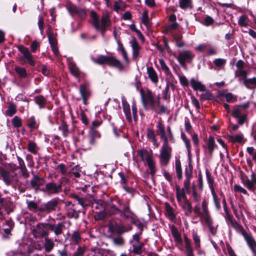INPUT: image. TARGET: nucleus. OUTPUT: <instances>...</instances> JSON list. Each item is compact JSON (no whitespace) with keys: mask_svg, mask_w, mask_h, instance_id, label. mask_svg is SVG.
<instances>
[{"mask_svg":"<svg viewBox=\"0 0 256 256\" xmlns=\"http://www.w3.org/2000/svg\"><path fill=\"white\" fill-rule=\"evenodd\" d=\"M157 127L160 132V138L163 142L160 154V161L162 164L166 166L170 159L172 152V148L168 144V138H169L170 142H174V138L170 127L168 126L166 130L162 120L158 122Z\"/></svg>","mask_w":256,"mask_h":256,"instance_id":"obj_1","label":"nucleus"},{"mask_svg":"<svg viewBox=\"0 0 256 256\" xmlns=\"http://www.w3.org/2000/svg\"><path fill=\"white\" fill-rule=\"evenodd\" d=\"M140 96L143 106L146 110L150 108L158 114L168 112L167 107L160 104L159 96H158L156 100H154V94L150 90L148 89L144 92L142 89L140 90Z\"/></svg>","mask_w":256,"mask_h":256,"instance_id":"obj_2","label":"nucleus"},{"mask_svg":"<svg viewBox=\"0 0 256 256\" xmlns=\"http://www.w3.org/2000/svg\"><path fill=\"white\" fill-rule=\"evenodd\" d=\"M90 59L94 63L100 65L107 64L116 68L120 70L124 68L122 62L114 56L100 55L96 58L91 56Z\"/></svg>","mask_w":256,"mask_h":256,"instance_id":"obj_3","label":"nucleus"},{"mask_svg":"<svg viewBox=\"0 0 256 256\" xmlns=\"http://www.w3.org/2000/svg\"><path fill=\"white\" fill-rule=\"evenodd\" d=\"M138 156L140 160L147 164L150 170V174L154 177L156 172V163L154 160L152 152L146 149H141L138 151Z\"/></svg>","mask_w":256,"mask_h":256,"instance_id":"obj_4","label":"nucleus"},{"mask_svg":"<svg viewBox=\"0 0 256 256\" xmlns=\"http://www.w3.org/2000/svg\"><path fill=\"white\" fill-rule=\"evenodd\" d=\"M18 50L21 53V55L20 56V60L22 61L24 63H28L32 66L36 65L35 57L32 55L28 48L21 45L18 47Z\"/></svg>","mask_w":256,"mask_h":256,"instance_id":"obj_5","label":"nucleus"},{"mask_svg":"<svg viewBox=\"0 0 256 256\" xmlns=\"http://www.w3.org/2000/svg\"><path fill=\"white\" fill-rule=\"evenodd\" d=\"M206 174L208 180V182L209 186V188L210 190V192L213 198V200L214 204L218 210H220L221 209V206L220 204V199L218 198L214 188V180L211 175L210 172L208 170H206Z\"/></svg>","mask_w":256,"mask_h":256,"instance_id":"obj_6","label":"nucleus"},{"mask_svg":"<svg viewBox=\"0 0 256 256\" xmlns=\"http://www.w3.org/2000/svg\"><path fill=\"white\" fill-rule=\"evenodd\" d=\"M224 211L226 214L225 218L227 222H230L232 226L237 232L244 235L247 232L244 229L242 226L238 223L236 220L232 218V216L230 214L227 206H224Z\"/></svg>","mask_w":256,"mask_h":256,"instance_id":"obj_7","label":"nucleus"},{"mask_svg":"<svg viewBox=\"0 0 256 256\" xmlns=\"http://www.w3.org/2000/svg\"><path fill=\"white\" fill-rule=\"evenodd\" d=\"M46 226L48 230L54 232V242H60L59 236L63 234L65 227L64 222H62L56 224L48 223Z\"/></svg>","mask_w":256,"mask_h":256,"instance_id":"obj_8","label":"nucleus"},{"mask_svg":"<svg viewBox=\"0 0 256 256\" xmlns=\"http://www.w3.org/2000/svg\"><path fill=\"white\" fill-rule=\"evenodd\" d=\"M0 178L6 186H8L12 184L16 178V174H12L8 170L0 168Z\"/></svg>","mask_w":256,"mask_h":256,"instance_id":"obj_9","label":"nucleus"},{"mask_svg":"<svg viewBox=\"0 0 256 256\" xmlns=\"http://www.w3.org/2000/svg\"><path fill=\"white\" fill-rule=\"evenodd\" d=\"M66 8L71 15H78L81 18L84 19L86 16V9L82 8H78L70 2L66 4Z\"/></svg>","mask_w":256,"mask_h":256,"instance_id":"obj_10","label":"nucleus"},{"mask_svg":"<svg viewBox=\"0 0 256 256\" xmlns=\"http://www.w3.org/2000/svg\"><path fill=\"white\" fill-rule=\"evenodd\" d=\"M58 203V198H53L47 202L42 204L38 208V210L40 212H44L48 214L56 210Z\"/></svg>","mask_w":256,"mask_h":256,"instance_id":"obj_11","label":"nucleus"},{"mask_svg":"<svg viewBox=\"0 0 256 256\" xmlns=\"http://www.w3.org/2000/svg\"><path fill=\"white\" fill-rule=\"evenodd\" d=\"M194 56V54L191 51L184 50L179 53L176 59L181 66H184L186 62H190Z\"/></svg>","mask_w":256,"mask_h":256,"instance_id":"obj_12","label":"nucleus"},{"mask_svg":"<svg viewBox=\"0 0 256 256\" xmlns=\"http://www.w3.org/2000/svg\"><path fill=\"white\" fill-rule=\"evenodd\" d=\"M47 224L45 223H38L33 229L34 236L35 238L40 237H44V238L48 237L49 235V232L46 230V228L47 226Z\"/></svg>","mask_w":256,"mask_h":256,"instance_id":"obj_13","label":"nucleus"},{"mask_svg":"<svg viewBox=\"0 0 256 256\" xmlns=\"http://www.w3.org/2000/svg\"><path fill=\"white\" fill-rule=\"evenodd\" d=\"M120 204L122 206V208L120 209V216L123 219L130 220L132 222L133 221L135 214L130 210L129 205L124 204Z\"/></svg>","mask_w":256,"mask_h":256,"instance_id":"obj_14","label":"nucleus"},{"mask_svg":"<svg viewBox=\"0 0 256 256\" xmlns=\"http://www.w3.org/2000/svg\"><path fill=\"white\" fill-rule=\"evenodd\" d=\"M42 190L50 194H57L62 191V184H56L53 182L47 183Z\"/></svg>","mask_w":256,"mask_h":256,"instance_id":"obj_15","label":"nucleus"},{"mask_svg":"<svg viewBox=\"0 0 256 256\" xmlns=\"http://www.w3.org/2000/svg\"><path fill=\"white\" fill-rule=\"evenodd\" d=\"M242 182L250 191L255 193L256 190V177L254 174L252 175L251 178L247 177H242Z\"/></svg>","mask_w":256,"mask_h":256,"instance_id":"obj_16","label":"nucleus"},{"mask_svg":"<svg viewBox=\"0 0 256 256\" xmlns=\"http://www.w3.org/2000/svg\"><path fill=\"white\" fill-rule=\"evenodd\" d=\"M216 147L217 145L212 136H210L206 142V144L202 146L205 154H208L210 158L212 157L214 150Z\"/></svg>","mask_w":256,"mask_h":256,"instance_id":"obj_17","label":"nucleus"},{"mask_svg":"<svg viewBox=\"0 0 256 256\" xmlns=\"http://www.w3.org/2000/svg\"><path fill=\"white\" fill-rule=\"evenodd\" d=\"M45 183L44 178L40 177L38 175L33 174L32 178L30 180V187L36 192L40 190V187Z\"/></svg>","mask_w":256,"mask_h":256,"instance_id":"obj_18","label":"nucleus"},{"mask_svg":"<svg viewBox=\"0 0 256 256\" xmlns=\"http://www.w3.org/2000/svg\"><path fill=\"white\" fill-rule=\"evenodd\" d=\"M80 92L83 100V103L87 104V100L90 98L91 92L88 87V84H82L80 86Z\"/></svg>","mask_w":256,"mask_h":256,"instance_id":"obj_19","label":"nucleus"},{"mask_svg":"<svg viewBox=\"0 0 256 256\" xmlns=\"http://www.w3.org/2000/svg\"><path fill=\"white\" fill-rule=\"evenodd\" d=\"M111 24V22L110 19V16L108 13H104L100 18V29L102 35L104 34V32L106 28L109 27Z\"/></svg>","mask_w":256,"mask_h":256,"instance_id":"obj_20","label":"nucleus"},{"mask_svg":"<svg viewBox=\"0 0 256 256\" xmlns=\"http://www.w3.org/2000/svg\"><path fill=\"white\" fill-rule=\"evenodd\" d=\"M249 248L252 252L254 256H256V241L252 237L250 232H247L242 236Z\"/></svg>","mask_w":256,"mask_h":256,"instance_id":"obj_21","label":"nucleus"},{"mask_svg":"<svg viewBox=\"0 0 256 256\" xmlns=\"http://www.w3.org/2000/svg\"><path fill=\"white\" fill-rule=\"evenodd\" d=\"M186 178L184 182V188L186 189L187 194H190V180L192 177V172L191 170H188L186 169L185 170Z\"/></svg>","mask_w":256,"mask_h":256,"instance_id":"obj_22","label":"nucleus"},{"mask_svg":"<svg viewBox=\"0 0 256 256\" xmlns=\"http://www.w3.org/2000/svg\"><path fill=\"white\" fill-rule=\"evenodd\" d=\"M184 242L186 256H194V249L191 244L190 240L186 235H184Z\"/></svg>","mask_w":256,"mask_h":256,"instance_id":"obj_23","label":"nucleus"},{"mask_svg":"<svg viewBox=\"0 0 256 256\" xmlns=\"http://www.w3.org/2000/svg\"><path fill=\"white\" fill-rule=\"evenodd\" d=\"M176 199L179 204L182 203V199H184V200H188L186 196L187 193L184 188L183 187L181 188L179 186L176 185Z\"/></svg>","mask_w":256,"mask_h":256,"instance_id":"obj_24","label":"nucleus"},{"mask_svg":"<svg viewBox=\"0 0 256 256\" xmlns=\"http://www.w3.org/2000/svg\"><path fill=\"white\" fill-rule=\"evenodd\" d=\"M130 44L132 49V58L136 60L139 55L140 47L135 38H132L130 42Z\"/></svg>","mask_w":256,"mask_h":256,"instance_id":"obj_25","label":"nucleus"},{"mask_svg":"<svg viewBox=\"0 0 256 256\" xmlns=\"http://www.w3.org/2000/svg\"><path fill=\"white\" fill-rule=\"evenodd\" d=\"M182 210H184V214L188 216H190L192 211V208L191 203L190 202V201L188 200H184L183 203L179 204Z\"/></svg>","mask_w":256,"mask_h":256,"instance_id":"obj_26","label":"nucleus"},{"mask_svg":"<svg viewBox=\"0 0 256 256\" xmlns=\"http://www.w3.org/2000/svg\"><path fill=\"white\" fill-rule=\"evenodd\" d=\"M191 86L194 90H200L204 92L206 90V86L200 82L198 81L194 78H192L190 80Z\"/></svg>","mask_w":256,"mask_h":256,"instance_id":"obj_27","label":"nucleus"},{"mask_svg":"<svg viewBox=\"0 0 256 256\" xmlns=\"http://www.w3.org/2000/svg\"><path fill=\"white\" fill-rule=\"evenodd\" d=\"M68 68L71 74L76 78H79L80 76L81 72L76 64L73 62L68 64Z\"/></svg>","mask_w":256,"mask_h":256,"instance_id":"obj_28","label":"nucleus"},{"mask_svg":"<svg viewBox=\"0 0 256 256\" xmlns=\"http://www.w3.org/2000/svg\"><path fill=\"white\" fill-rule=\"evenodd\" d=\"M105 210L110 216L120 214V208H118L116 206L112 203L107 204L105 208Z\"/></svg>","mask_w":256,"mask_h":256,"instance_id":"obj_29","label":"nucleus"},{"mask_svg":"<svg viewBox=\"0 0 256 256\" xmlns=\"http://www.w3.org/2000/svg\"><path fill=\"white\" fill-rule=\"evenodd\" d=\"M100 134L99 132L92 128L89 133L88 140L90 145L93 146L96 142V140L100 138Z\"/></svg>","mask_w":256,"mask_h":256,"instance_id":"obj_30","label":"nucleus"},{"mask_svg":"<svg viewBox=\"0 0 256 256\" xmlns=\"http://www.w3.org/2000/svg\"><path fill=\"white\" fill-rule=\"evenodd\" d=\"M122 104L124 112L126 115V118L128 122L132 121V116L130 113V106L126 100H122Z\"/></svg>","mask_w":256,"mask_h":256,"instance_id":"obj_31","label":"nucleus"},{"mask_svg":"<svg viewBox=\"0 0 256 256\" xmlns=\"http://www.w3.org/2000/svg\"><path fill=\"white\" fill-rule=\"evenodd\" d=\"M147 73L148 76L152 82L156 84L158 82V76L155 70L152 67H148L147 68Z\"/></svg>","mask_w":256,"mask_h":256,"instance_id":"obj_32","label":"nucleus"},{"mask_svg":"<svg viewBox=\"0 0 256 256\" xmlns=\"http://www.w3.org/2000/svg\"><path fill=\"white\" fill-rule=\"evenodd\" d=\"M90 16L92 20V24L93 26L96 30H99L100 22L97 14L94 10H92L90 12Z\"/></svg>","mask_w":256,"mask_h":256,"instance_id":"obj_33","label":"nucleus"},{"mask_svg":"<svg viewBox=\"0 0 256 256\" xmlns=\"http://www.w3.org/2000/svg\"><path fill=\"white\" fill-rule=\"evenodd\" d=\"M54 246V241L48 236L44 238V248L46 252H49L52 251Z\"/></svg>","mask_w":256,"mask_h":256,"instance_id":"obj_34","label":"nucleus"},{"mask_svg":"<svg viewBox=\"0 0 256 256\" xmlns=\"http://www.w3.org/2000/svg\"><path fill=\"white\" fill-rule=\"evenodd\" d=\"M4 226L5 227L4 228V233L6 234H10L11 231L14 227V222L12 219L10 218L6 221Z\"/></svg>","mask_w":256,"mask_h":256,"instance_id":"obj_35","label":"nucleus"},{"mask_svg":"<svg viewBox=\"0 0 256 256\" xmlns=\"http://www.w3.org/2000/svg\"><path fill=\"white\" fill-rule=\"evenodd\" d=\"M27 149L29 152L33 154H36L39 150L37 144L32 140H29L28 142Z\"/></svg>","mask_w":256,"mask_h":256,"instance_id":"obj_36","label":"nucleus"},{"mask_svg":"<svg viewBox=\"0 0 256 256\" xmlns=\"http://www.w3.org/2000/svg\"><path fill=\"white\" fill-rule=\"evenodd\" d=\"M171 232L174 241L178 244H181L182 242L181 235L178 228L175 226H172L171 227Z\"/></svg>","mask_w":256,"mask_h":256,"instance_id":"obj_37","label":"nucleus"},{"mask_svg":"<svg viewBox=\"0 0 256 256\" xmlns=\"http://www.w3.org/2000/svg\"><path fill=\"white\" fill-rule=\"evenodd\" d=\"M190 194L192 195L194 202H198L200 201L201 198L200 194L198 192L196 186L194 183L192 184V191L190 190Z\"/></svg>","mask_w":256,"mask_h":256,"instance_id":"obj_38","label":"nucleus"},{"mask_svg":"<svg viewBox=\"0 0 256 256\" xmlns=\"http://www.w3.org/2000/svg\"><path fill=\"white\" fill-rule=\"evenodd\" d=\"M34 100L40 108H43L46 103V99L42 95H39L34 97Z\"/></svg>","mask_w":256,"mask_h":256,"instance_id":"obj_39","label":"nucleus"},{"mask_svg":"<svg viewBox=\"0 0 256 256\" xmlns=\"http://www.w3.org/2000/svg\"><path fill=\"white\" fill-rule=\"evenodd\" d=\"M111 239L113 244L118 246H121L125 243V240L121 236H118L116 237H111Z\"/></svg>","mask_w":256,"mask_h":256,"instance_id":"obj_40","label":"nucleus"},{"mask_svg":"<svg viewBox=\"0 0 256 256\" xmlns=\"http://www.w3.org/2000/svg\"><path fill=\"white\" fill-rule=\"evenodd\" d=\"M14 70L21 78H25L27 76L26 70L24 68L15 66Z\"/></svg>","mask_w":256,"mask_h":256,"instance_id":"obj_41","label":"nucleus"},{"mask_svg":"<svg viewBox=\"0 0 256 256\" xmlns=\"http://www.w3.org/2000/svg\"><path fill=\"white\" fill-rule=\"evenodd\" d=\"M180 7L182 10L192 8V0H179Z\"/></svg>","mask_w":256,"mask_h":256,"instance_id":"obj_42","label":"nucleus"},{"mask_svg":"<svg viewBox=\"0 0 256 256\" xmlns=\"http://www.w3.org/2000/svg\"><path fill=\"white\" fill-rule=\"evenodd\" d=\"M147 138L150 140L153 144L156 146L158 147V144L156 142V140L155 138V134L154 130L152 129L148 128L147 130Z\"/></svg>","mask_w":256,"mask_h":256,"instance_id":"obj_43","label":"nucleus"},{"mask_svg":"<svg viewBox=\"0 0 256 256\" xmlns=\"http://www.w3.org/2000/svg\"><path fill=\"white\" fill-rule=\"evenodd\" d=\"M244 84L248 88H252V86H256V78H245L243 82Z\"/></svg>","mask_w":256,"mask_h":256,"instance_id":"obj_44","label":"nucleus"},{"mask_svg":"<svg viewBox=\"0 0 256 256\" xmlns=\"http://www.w3.org/2000/svg\"><path fill=\"white\" fill-rule=\"evenodd\" d=\"M175 164L176 176L180 180L182 178V170L180 161L179 159L176 160Z\"/></svg>","mask_w":256,"mask_h":256,"instance_id":"obj_45","label":"nucleus"},{"mask_svg":"<svg viewBox=\"0 0 256 256\" xmlns=\"http://www.w3.org/2000/svg\"><path fill=\"white\" fill-rule=\"evenodd\" d=\"M16 112V106L13 104H10L8 110L6 111V114L8 116H12Z\"/></svg>","mask_w":256,"mask_h":256,"instance_id":"obj_46","label":"nucleus"},{"mask_svg":"<svg viewBox=\"0 0 256 256\" xmlns=\"http://www.w3.org/2000/svg\"><path fill=\"white\" fill-rule=\"evenodd\" d=\"M126 8L125 4L121 1H116L114 5V10L118 12L119 10H124Z\"/></svg>","mask_w":256,"mask_h":256,"instance_id":"obj_47","label":"nucleus"},{"mask_svg":"<svg viewBox=\"0 0 256 256\" xmlns=\"http://www.w3.org/2000/svg\"><path fill=\"white\" fill-rule=\"evenodd\" d=\"M3 208H4L6 213L9 214L14 211V206L12 202L8 200L6 202Z\"/></svg>","mask_w":256,"mask_h":256,"instance_id":"obj_48","label":"nucleus"},{"mask_svg":"<svg viewBox=\"0 0 256 256\" xmlns=\"http://www.w3.org/2000/svg\"><path fill=\"white\" fill-rule=\"evenodd\" d=\"M138 228L140 229V232L132 236L133 240L136 242L138 243H139V240L140 238V236L142 234V232L143 230L144 226L142 224H138Z\"/></svg>","mask_w":256,"mask_h":256,"instance_id":"obj_49","label":"nucleus"},{"mask_svg":"<svg viewBox=\"0 0 256 256\" xmlns=\"http://www.w3.org/2000/svg\"><path fill=\"white\" fill-rule=\"evenodd\" d=\"M248 18L246 15L241 16L238 20V24L240 26L246 27L248 26Z\"/></svg>","mask_w":256,"mask_h":256,"instance_id":"obj_50","label":"nucleus"},{"mask_svg":"<svg viewBox=\"0 0 256 256\" xmlns=\"http://www.w3.org/2000/svg\"><path fill=\"white\" fill-rule=\"evenodd\" d=\"M71 240L74 244H78L81 241L80 234L78 231H74L71 236Z\"/></svg>","mask_w":256,"mask_h":256,"instance_id":"obj_51","label":"nucleus"},{"mask_svg":"<svg viewBox=\"0 0 256 256\" xmlns=\"http://www.w3.org/2000/svg\"><path fill=\"white\" fill-rule=\"evenodd\" d=\"M71 196L73 198L75 199L84 208L87 206V204H86V200L84 198L80 197L76 194H72Z\"/></svg>","mask_w":256,"mask_h":256,"instance_id":"obj_52","label":"nucleus"},{"mask_svg":"<svg viewBox=\"0 0 256 256\" xmlns=\"http://www.w3.org/2000/svg\"><path fill=\"white\" fill-rule=\"evenodd\" d=\"M160 64L162 70H163L166 74L169 75L170 74V71L166 64L164 60L163 59H160L159 60Z\"/></svg>","mask_w":256,"mask_h":256,"instance_id":"obj_53","label":"nucleus"},{"mask_svg":"<svg viewBox=\"0 0 256 256\" xmlns=\"http://www.w3.org/2000/svg\"><path fill=\"white\" fill-rule=\"evenodd\" d=\"M181 137L186 144L188 153L190 154V150H191V146H190V140L187 138V137L185 135V134L184 132H182Z\"/></svg>","mask_w":256,"mask_h":256,"instance_id":"obj_54","label":"nucleus"},{"mask_svg":"<svg viewBox=\"0 0 256 256\" xmlns=\"http://www.w3.org/2000/svg\"><path fill=\"white\" fill-rule=\"evenodd\" d=\"M12 122L14 128H18L22 126V121L20 118L15 116L12 120Z\"/></svg>","mask_w":256,"mask_h":256,"instance_id":"obj_55","label":"nucleus"},{"mask_svg":"<svg viewBox=\"0 0 256 256\" xmlns=\"http://www.w3.org/2000/svg\"><path fill=\"white\" fill-rule=\"evenodd\" d=\"M165 208L166 212L167 214H168L170 218L171 219H173L175 218V216L173 212L172 208L170 206V204L168 203L165 204Z\"/></svg>","mask_w":256,"mask_h":256,"instance_id":"obj_56","label":"nucleus"},{"mask_svg":"<svg viewBox=\"0 0 256 256\" xmlns=\"http://www.w3.org/2000/svg\"><path fill=\"white\" fill-rule=\"evenodd\" d=\"M66 206L68 208L70 211L68 212V215L73 216L75 214H76V210L74 209V205L70 202H68L66 203Z\"/></svg>","mask_w":256,"mask_h":256,"instance_id":"obj_57","label":"nucleus"},{"mask_svg":"<svg viewBox=\"0 0 256 256\" xmlns=\"http://www.w3.org/2000/svg\"><path fill=\"white\" fill-rule=\"evenodd\" d=\"M192 238L194 240V242L196 244L195 248L196 249H198L200 247V240L199 236L196 233L194 232L192 233Z\"/></svg>","mask_w":256,"mask_h":256,"instance_id":"obj_58","label":"nucleus"},{"mask_svg":"<svg viewBox=\"0 0 256 256\" xmlns=\"http://www.w3.org/2000/svg\"><path fill=\"white\" fill-rule=\"evenodd\" d=\"M204 92L200 95V98L202 100H212L213 98L212 94L208 90H206Z\"/></svg>","mask_w":256,"mask_h":256,"instance_id":"obj_59","label":"nucleus"},{"mask_svg":"<svg viewBox=\"0 0 256 256\" xmlns=\"http://www.w3.org/2000/svg\"><path fill=\"white\" fill-rule=\"evenodd\" d=\"M229 138L230 141L236 142H241L244 138L242 134L230 136Z\"/></svg>","mask_w":256,"mask_h":256,"instance_id":"obj_60","label":"nucleus"},{"mask_svg":"<svg viewBox=\"0 0 256 256\" xmlns=\"http://www.w3.org/2000/svg\"><path fill=\"white\" fill-rule=\"evenodd\" d=\"M176 41V45L178 47H182L184 45V42L182 40V36L180 34H176L174 36Z\"/></svg>","mask_w":256,"mask_h":256,"instance_id":"obj_61","label":"nucleus"},{"mask_svg":"<svg viewBox=\"0 0 256 256\" xmlns=\"http://www.w3.org/2000/svg\"><path fill=\"white\" fill-rule=\"evenodd\" d=\"M142 22L146 26H148L150 23L148 17V11L146 10H144L142 13Z\"/></svg>","mask_w":256,"mask_h":256,"instance_id":"obj_62","label":"nucleus"},{"mask_svg":"<svg viewBox=\"0 0 256 256\" xmlns=\"http://www.w3.org/2000/svg\"><path fill=\"white\" fill-rule=\"evenodd\" d=\"M144 246V244L142 243L140 244L138 246H133V249L132 250V252L134 254H140L142 253V247Z\"/></svg>","mask_w":256,"mask_h":256,"instance_id":"obj_63","label":"nucleus"},{"mask_svg":"<svg viewBox=\"0 0 256 256\" xmlns=\"http://www.w3.org/2000/svg\"><path fill=\"white\" fill-rule=\"evenodd\" d=\"M72 174L76 178H79L80 176V172H81L80 167L76 165L72 168Z\"/></svg>","mask_w":256,"mask_h":256,"instance_id":"obj_64","label":"nucleus"}]
</instances>
